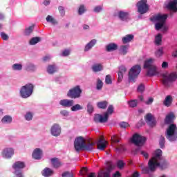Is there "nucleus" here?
<instances>
[{
	"mask_svg": "<svg viewBox=\"0 0 177 177\" xmlns=\"http://www.w3.org/2000/svg\"><path fill=\"white\" fill-rule=\"evenodd\" d=\"M23 68L21 64H15L12 65V70L20 71Z\"/></svg>",
	"mask_w": 177,
	"mask_h": 177,
	"instance_id": "obj_45",
	"label": "nucleus"
},
{
	"mask_svg": "<svg viewBox=\"0 0 177 177\" xmlns=\"http://www.w3.org/2000/svg\"><path fill=\"white\" fill-rule=\"evenodd\" d=\"M145 120H146V122H147L149 125H150V127H154V125H156V121L154 120V117L151 113L147 114Z\"/></svg>",
	"mask_w": 177,
	"mask_h": 177,
	"instance_id": "obj_19",
	"label": "nucleus"
},
{
	"mask_svg": "<svg viewBox=\"0 0 177 177\" xmlns=\"http://www.w3.org/2000/svg\"><path fill=\"white\" fill-rule=\"evenodd\" d=\"M132 39H133V35H127L122 38V42L123 44H128L131 42Z\"/></svg>",
	"mask_w": 177,
	"mask_h": 177,
	"instance_id": "obj_31",
	"label": "nucleus"
},
{
	"mask_svg": "<svg viewBox=\"0 0 177 177\" xmlns=\"http://www.w3.org/2000/svg\"><path fill=\"white\" fill-rule=\"evenodd\" d=\"M58 10L61 15V16H64L66 15V11L64 10V7L63 6H59Z\"/></svg>",
	"mask_w": 177,
	"mask_h": 177,
	"instance_id": "obj_54",
	"label": "nucleus"
},
{
	"mask_svg": "<svg viewBox=\"0 0 177 177\" xmlns=\"http://www.w3.org/2000/svg\"><path fill=\"white\" fill-rule=\"evenodd\" d=\"M153 102H154V99H153V97H149L148 100L145 102V104L150 105L153 103Z\"/></svg>",
	"mask_w": 177,
	"mask_h": 177,
	"instance_id": "obj_64",
	"label": "nucleus"
},
{
	"mask_svg": "<svg viewBox=\"0 0 177 177\" xmlns=\"http://www.w3.org/2000/svg\"><path fill=\"white\" fill-rule=\"evenodd\" d=\"M96 88L98 91H100L103 88V82L100 79H97V80Z\"/></svg>",
	"mask_w": 177,
	"mask_h": 177,
	"instance_id": "obj_47",
	"label": "nucleus"
},
{
	"mask_svg": "<svg viewBox=\"0 0 177 177\" xmlns=\"http://www.w3.org/2000/svg\"><path fill=\"white\" fill-rule=\"evenodd\" d=\"M154 63V59L150 58L147 59L144 64V68H147V74L148 77H153L157 75V66L153 65Z\"/></svg>",
	"mask_w": 177,
	"mask_h": 177,
	"instance_id": "obj_2",
	"label": "nucleus"
},
{
	"mask_svg": "<svg viewBox=\"0 0 177 177\" xmlns=\"http://www.w3.org/2000/svg\"><path fill=\"white\" fill-rule=\"evenodd\" d=\"M57 71V66L56 65H49L47 68V72L48 74H53V73H56Z\"/></svg>",
	"mask_w": 177,
	"mask_h": 177,
	"instance_id": "obj_32",
	"label": "nucleus"
},
{
	"mask_svg": "<svg viewBox=\"0 0 177 177\" xmlns=\"http://www.w3.org/2000/svg\"><path fill=\"white\" fill-rule=\"evenodd\" d=\"M162 84L165 86H169V82H174L177 80L176 72H172L168 74V72L162 75Z\"/></svg>",
	"mask_w": 177,
	"mask_h": 177,
	"instance_id": "obj_5",
	"label": "nucleus"
},
{
	"mask_svg": "<svg viewBox=\"0 0 177 177\" xmlns=\"http://www.w3.org/2000/svg\"><path fill=\"white\" fill-rule=\"evenodd\" d=\"M96 39H92L88 44H87L84 48V51L88 52L90 49H92L95 45H96Z\"/></svg>",
	"mask_w": 177,
	"mask_h": 177,
	"instance_id": "obj_24",
	"label": "nucleus"
},
{
	"mask_svg": "<svg viewBox=\"0 0 177 177\" xmlns=\"http://www.w3.org/2000/svg\"><path fill=\"white\" fill-rule=\"evenodd\" d=\"M24 167H26V165H24V162H16L13 165H12V168L15 169V175L17 177H23V174L21 173V169H23V168H24Z\"/></svg>",
	"mask_w": 177,
	"mask_h": 177,
	"instance_id": "obj_10",
	"label": "nucleus"
},
{
	"mask_svg": "<svg viewBox=\"0 0 177 177\" xmlns=\"http://www.w3.org/2000/svg\"><path fill=\"white\" fill-rule=\"evenodd\" d=\"M128 48H129L128 45L121 46L120 48V53L122 55H126L127 53H128Z\"/></svg>",
	"mask_w": 177,
	"mask_h": 177,
	"instance_id": "obj_38",
	"label": "nucleus"
},
{
	"mask_svg": "<svg viewBox=\"0 0 177 177\" xmlns=\"http://www.w3.org/2000/svg\"><path fill=\"white\" fill-rule=\"evenodd\" d=\"M155 28L158 31L161 30L162 32H167V31H168V26H167L165 24H162V23H156L155 24Z\"/></svg>",
	"mask_w": 177,
	"mask_h": 177,
	"instance_id": "obj_20",
	"label": "nucleus"
},
{
	"mask_svg": "<svg viewBox=\"0 0 177 177\" xmlns=\"http://www.w3.org/2000/svg\"><path fill=\"white\" fill-rule=\"evenodd\" d=\"M118 17L120 20H128V19H129V14L124 11H120L118 13Z\"/></svg>",
	"mask_w": 177,
	"mask_h": 177,
	"instance_id": "obj_25",
	"label": "nucleus"
},
{
	"mask_svg": "<svg viewBox=\"0 0 177 177\" xmlns=\"http://www.w3.org/2000/svg\"><path fill=\"white\" fill-rule=\"evenodd\" d=\"M163 104L166 106V107H169V106H171V104H172V96L171 95H167L164 102H163Z\"/></svg>",
	"mask_w": 177,
	"mask_h": 177,
	"instance_id": "obj_27",
	"label": "nucleus"
},
{
	"mask_svg": "<svg viewBox=\"0 0 177 177\" xmlns=\"http://www.w3.org/2000/svg\"><path fill=\"white\" fill-rule=\"evenodd\" d=\"M167 19H168L167 14H158L150 17V20L152 23H165Z\"/></svg>",
	"mask_w": 177,
	"mask_h": 177,
	"instance_id": "obj_11",
	"label": "nucleus"
},
{
	"mask_svg": "<svg viewBox=\"0 0 177 177\" xmlns=\"http://www.w3.org/2000/svg\"><path fill=\"white\" fill-rule=\"evenodd\" d=\"M81 93H82L81 86H76L68 91L67 97L71 99H78L81 97Z\"/></svg>",
	"mask_w": 177,
	"mask_h": 177,
	"instance_id": "obj_7",
	"label": "nucleus"
},
{
	"mask_svg": "<svg viewBox=\"0 0 177 177\" xmlns=\"http://www.w3.org/2000/svg\"><path fill=\"white\" fill-rule=\"evenodd\" d=\"M107 120H109V115H107V113H104V116L99 114H96L94 116L95 122H107Z\"/></svg>",
	"mask_w": 177,
	"mask_h": 177,
	"instance_id": "obj_14",
	"label": "nucleus"
},
{
	"mask_svg": "<svg viewBox=\"0 0 177 177\" xmlns=\"http://www.w3.org/2000/svg\"><path fill=\"white\" fill-rule=\"evenodd\" d=\"M83 109L84 107H82V106L80 105L79 104L73 105L71 106L72 111H78V110H82Z\"/></svg>",
	"mask_w": 177,
	"mask_h": 177,
	"instance_id": "obj_42",
	"label": "nucleus"
},
{
	"mask_svg": "<svg viewBox=\"0 0 177 177\" xmlns=\"http://www.w3.org/2000/svg\"><path fill=\"white\" fill-rule=\"evenodd\" d=\"M92 70L94 73H98V71H102L103 70V66L100 64H96L92 66Z\"/></svg>",
	"mask_w": 177,
	"mask_h": 177,
	"instance_id": "obj_30",
	"label": "nucleus"
},
{
	"mask_svg": "<svg viewBox=\"0 0 177 177\" xmlns=\"http://www.w3.org/2000/svg\"><path fill=\"white\" fill-rule=\"evenodd\" d=\"M159 145L161 149H164V147H165V138L162 136L160 137Z\"/></svg>",
	"mask_w": 177,
	"mask_h": 177,
	"instance_id": "obj_41",
	"label": "nucleus"
},
{
	"mask_svg": "<svg viewBox=\"0 0 177 177\" xmlns=\"http://www.w3.org/2000/svg\"><path fill=\"white\" fill-rule=\"evenodd\" d=\"M32 31H34V25L26 28L25 31H24V35H30V34H31V32H32Z\"/></svg>",
	"mask_w": 177,
	"mask_h": 177,
	"instance_id": "obj_40",
	"label": "nucleus"
},
{
	"mask_svg": "<svg viewBox=\"0 0 177 177\" xmlns=\"http://www.w3.org/2000/svg\"><path fill=\"white\" fill-rule=\"evenodd\" d=\"M145 142L146 138L139 135L138 133H135L131 138V142L136 145V146H143Z\"/></svg>",
	"mask_w": 177,
	"mask_h": 177,
	"instance_id": "obj_9",
	"label": "nucleus"
},
{
	"mask_svg": "<svg viewBox=\"0 0 177 177\" xmlns=\"http://www.w3.org/2000/svg\"><path fill=\"white\" fill-rule=\"evenodd\" d=\"M143 91H145V85L140 84V86H138V92H143Z\"/></svg>",
	"mask_w": 177,
	"mask_h": 177,
	"instance_id": "obj_63",
	"label": "nucleus"
},
{
	"mask_svg": "<svg viewBox=\"0 0 177 177\" xmlns=\"http://www.w3.org/2000/svg\"><path fill=\"white\" fill-rule=\"evenodd\" d=\"M87 111L90 113H93V106L92 105V103L88 102L87 104Z\"/></svg>",
	"mask_w": 177,
	"mask_h": 177,
	"instance_id": "obj_52",
	"label": "nucleus"
},
{
	"mask_svg": "<svg viewBox=\"0 0 177 177\" xmlns=\"http://www.w3.org/2000/svg\"><path fill=\"white\" fill-rule=\"evenodd\" d=\"M41 41V37H32L30 41H29V44L30 45H37V44H38V42Z\"/></svg>",
	"mask_w": 177,
	"mask_h": 177,
	"instance_id": "obj_35",
	"label": "nucleus"
},
{
	"mask_svg": "<svg viewBox=\"0 0 177 177\" xmlns=\"http://www.w3.org/2000/svg\"><path fill=\"white\" fill-rule=\"evenodd\" d=\"M174 114L173 113H169L167 115L165 119V124H171L172 122V120H174Z\"/></svg>",
	"mask_w": 177,
	"mask_h": 177,
	"instance_id": "obj_36",
	"label": "nucleus"
},
{
	"mask_svg": "<svg viewBox=\"0 0 177 177\" xmlns=\"http://www.w3.org/2000/svg\"><path fill=\"white\" fill-rule=\"evenodd\" d=\"M32 92H34V85L29 83L21 88L20 95L23 99H27L32 95Z\"/></svg>",
	"mask_w": 177,
	"mask_h": 177,
	"instance_id": "obj_4",
	"label": "nucleus"
},
{
	"mask_svg": "<svg viewBox=\"0 0 177 177\" xmlns=\"http://www.w3.org/2000/svg\"><path fill=\"white\" fill-rule=\"evenodd\" d=\"M114 112V106L113 105H109L107 109V111L105 113V114H107L109 116V114H113Z\"/></svg>",
	"mask_w": 177,
	"mask_h": 177,
	"instance_id": "obj_49",
	"label": "nucleus"
},
{
	"mask_svg": "<svg viewBox=\"0 0 177 177\" xmlns=\"http://www.w3.org/2000/svg\"><path fill=\"white\" fill-rule=\"evenodd\" d=\"M162 42V35H161V33H158L156 36H155V40H154L155 45L160 46Z\"/></svg>",
	"mask_w": 177,
	"mask_h": 177,
	"instance_id": "obj_26",
	"label": "nucleus"
},
{
	"mask_svg": "<svg viewBox=\"0 0 177 177\" xmlns=\"http://www.w3.org/2000/svg\"><path fill=\"white\" fill-rule=\"evenodd\" d=\"M162 55H164V48L162 47L158 48L155 53L156 57H161Z\"/></svg>",
	"mask_w": 177,
	"mask_h": 177,
	"instance_id": "obj_39",
	"label": "nucleus"
},
{
	"mask_svg": "<svg viewBox=\"0 0 177 177\" xmlns=\"http://www.w3.org/2000/svg\"><path fill=\"white\" fill-rule=\"evenodd\" d=\"M141 68L139 65L133 66L129 72V82H136V78L140 74Z\"/></svg>",
	"mask_w": 177,
	"mask_h": 177,
	"instance_id": "obj_6",
	"label": "nucleus"
},
{
	"mask_svg": "<svg viewBox=\"0 0 177 177\" xmlns=\"http://www.w3.org/2000/svg\"><path fill=\"white\" fill-rule=\"evenodd\" d=\"M74 146L76 151L82 150V149L85 147V139H84L82 137H78L75 140Z\"/></svg>",
	"mask_w": 177,
	"mask_h": 177,
	"instance_id": "obj_12",
	"label": "nucleus"
},
{
	"mask_svg": "<svg viewBox=\"0 0 177 177\" xmlns=\"http://www.w3.org/2000/svg\"><path fill=\"white\" fill-rule=\"evenodd\" d=\"M162 151L160 149H156L154 152V156L149 161V167L142 169V174H150L154 172L157 167H160L161 169L167 168V162L161 158Z\"/></svg>",
	"mask_w": 177,
	"mask_h": 177,
	"instance_id": "obj_1",
	"label": "nucleus"
},
{
	"mask_svg": "<svg viewBox=\"0 0 177 177\" xmlns=\"http://www.w3.org/2000/svg\"><path fill=\"white\" fill-rule=\"evenodd\" d=\"M25 119L26 120V121H31V120H32V113H26V114L25 115Z\"/></svg>",
	"mask_w": 177,
	"mask_h": 177,
	"instance_id": "obj_50",
	"label": "nucleus"
},
{
	"mask_svg": "<svg viewBox=\"0 0 177 177\" xmlns=\"http://www.w3.org/2000/svg\"><path fill=\"white\" fill-rule=\"evenodd\" d=\"M42 157V150L39 148H37L34 150L32 153V158H35V160H41V158Z\"/></svg>",
	"mask_w": 177,
	"mask_h": 177,
	"instance_id": "obj_21",
	"label": "nucleus"
},
{
	"mask_svg": "<svg viewBox=\"0 0 177 177\" xmlns=\"http://www.w3.org/2000/svg\"><path fill=\"white\" fill-rule=\"evenodd\" d=\"M15 154V151L12 148H6L2 151V156L4 158H10Z\"/></svg>",
	"mask_w": 177,
	"mask_h": 177,
	"instance_id": "obj_17",
	"label": "nucleus"
},
{
	"mask_svg": "<svg viewBox=\"0 0 177 177\" xmlns=\"http://www.w3.org/2000/svg\"><path fill=\"white\" fill-rule=\"evenodd\" d=\"M105 82L106 84H107L108 85L112 84V81H111V76L110 75H107L105 77Z\"/></svg>",
	"mask_w": 177,
	"mask_h": 177,
	"instance_id": "obj_53",
	"label": "nucleus"
},
{
	"mask_svg": "<svg viewBox=\"0 0 177 177\" xmlns=\"http://www.w3.org/2000/svg\"><path fill=\"white\" fill-rule=\"evenodd\" d=\"M50 161L53 168H60L63 165L60 160L57 158H53L50 159Z\"/></svg>",
	"mask_w": 177,
	"mask_h": 177,
	"instance_id": "obj_22",
	"label": "nucleus"
},
{
	"mask_svg": "<svg viewBox=\"0 0 177 177\" xmlns=\"http://www.w3.org/2000/svg\"><path fill=\"white\" fill-rule=\"evenodd\" d=\"M93 146H95V142H88L87 143L85 142L84 149L87 150L88 151H91V150H93Z\"/></svg>",
	"mask_w": 177,
	"mask_h": 177,
	"instance_id": "obj_28",
	"label": "nucleus"
},
{
	"mask_svg": "<svg viewBox=\"0 0 177 177\" xmlns=\"http://www.w3.org/2000/svg\"><path fill=\"white\" fill-rule=\"evenodd\" d=\"M98 177H110V172L101 171L98 173Z\"/></svg>",
	"mask_w": 177,
	"mask_h": 177,
	"instance_id": "obj_44",
	"label": "nucleus"
},
{
	"mask_svg": "<svg viewBox=\"0 0 177 177\" xmlns=\"http://www.w3.org/2000/svg\"><path fill=\"white\" fill-rule=\"evenodd\" d=\"M73 173L70 171H65L62 174V177H73Z\"/></svg>",
	"mask_w": 177,
	"mask_h": 177,
	"instance_id": "obj_57",
	"label": "nucleus"
},
{
	"mask_svg": "<svg viewBox=\"0 0 177 177\" xmlns=\"http://www.w3.org/2000/svg\"><path fill=\"white\" fill-rule=\"evenodd\" d=\"M97 147L99 150H104L107 147V141L101 137L97 142Z\"/></svg>",
	"mask_w": 177,
	"mask_h": 177,
	"instance_id": "obj_16",
	"label": "nucleus"
},
{
	"mask_svg": "<svg viewBox=\"0 0 177 177\" xmlns=\"http://www.w3.org/2000/svg\"><path fill=\"white\" fill-rule=\"evenodd\" d=\"M107 104H109V102H107V101H102L97 103V108L102 109H106Z\"/></svg>",
	"mask_w": 177,
	"mask_h": 177,
	"instance_id": "obj_33",
	"label": "nucleus"
},
{
	"mask_svg": "<svg viewBox=\"0 0 177 177\" xmlns=\"http://www.w3.org/2000/svg\"><path fill=\"white\" fill-rule=\"evenodd\" d=\"M51 134L53 136H59L62 133V127L57 124H55L51 127Z\"/></svg>",
	"mask_w": 177,
	"mask_h": 177,
	"instance_id": "obj_15",
	"label": "nucleus"
},
{
	"mask_svg": "<svg viewBox=\"0 0 177 177\" xmlns=\"http://www.w3.org/2000/svg\"><path fill=\"white\" fill-rule=\"evenodd\" d=\"M70 55V50H64L62 53L61 54V56H68Z\"/></svg>",
	"mask_w": 177,
	"mask_h": 177,
	"instance_id": "obj_61",
	"label": "nucleus"
},
{
	"mask_svg": "<svg viewBox=\"0 0 177 177\" xmlns=\"http://www.w3.org/2000/svg\"><path fill=\"white\" fill-rule=\"evenodd\" d=\"M85 12H86V6L84 4H81L78 8V15L81 16L84 15Z\"/></svg>",
	"mask_w": 177,
	"mask_h": 177,
	"instance_id": "obj_34",
	"label": "nucleus"
},
{
	"mask_svg": "<svg viewBox=\"0 0 177 177\" xmlns=\"http://www.w3.org/2000/svg\"><path fill=\"white\" fill-rule=\"evenodd\" d=\"M46 20L48 23H56V19L53 18V17L48 15L46 18Z\"/></svg>",
	"mask_w": 177,
	"mask_h": 177,
	"instance_id": "obj_51",
	"label": "nucleus"
},
{
	"mask_svg": "<svg viewBox=\"0 0 177 177\" xmlns=\"http://www.w3.org/2000/svg\"><path fill=\"white\" fill-rule=\"evenodd\" d=\"M1 122L3 124H10L12 122V117L9 115L4 116L1 120Z\"/></svg>",
	"mask_w": 177,
	"mask_h": 177,
	"instance_id": "obj_37",
	"label": "nucleus"
},
{
	"mask_svg": "<svg viewBox=\"0 0 177 177\" xmlns=\"http://www.w3.org/2000/svg\"><path fill=\"white\" fill-rule=\"evenodd\" d=\"M1 37L2 39H3V41H8V39H9V36H8V35H6L3 32H2L1 33Z\"/></svg>",
	"mask_w": 177,
	"mask_h": 177,
	"instance_id": "obj_58",
	"label": "nucleus"
},
{
	"mask_svg": "<svg viewBox=\"0 0 177 177\" xmlns=\"http://www.w3.org/2000/svg\"><path fill=\"white\" fill-rule=\"evenodd\" d=\"M137 8L138 13L145 15L149 11V6L147 5V0H141L137 3Z\"/></svg>",
	"mask_w": 177,
	"mask_h": 177,
	"instance_id": "obj_8",
	"label": "nucleus"
},
{
	"mask_svg": "<svg viewBox=\"0 0 177 177\" xmlns=\"http://www.w3.org/2000/svg\"><path fill=\"white\" fill-rule=\"evenodd\" d=\"M28 71H35L37 70V66L34 64H28L26 67Z\"/></svg>",
	"mask_w": 177,
	"mask_h": 177,
	"instance_id": "obj_43",
	"label": "nucleus"
},
{
	"mask_svg": "<svg viewBox=\"0 0 177 177\" xmlns=\"http://www.w3.org/2000/svg\"><path fill=\"white\" fill-rule=\"evenodd\" d=\"M176 5H177V0L165 2V6L167 9H168L169 10H171V12H177Z\"/></svg>",
	"mask_w": 177,
	"mask_h": 177,
	"instance_id": "obj_13",
	"label": "nucleus"
},
{
	"mask_svg": "<svg viewBox=\"0 0 177 177\" xmlns=\"http://www.w3.org/2000/svg\"><path fill=\"white\" fill-rule=\"evenodd\" d=\"M118 167L121 169L122 168H124L125 163L122 160H118Z\"/></svg>",
	"mask_w": 177,
	"mask_h": 177,
	"instance_id": "obj_55",
	"label": "nucleus"
},
{
	"mask_svg": "<svg viewBox=\"0 0 177 177\" xmlns=\"http://www.w3.org/2000/svg\"><path fill=\"white\" fill-rule=\"evenodd\" d=\"M118 81L119 82H121V80H122V78H124V73H122V72L118 71Z\"/></svg>",
	"mask_w": 177,
	"mask_h": 177,
	"instance_id": "obj_60",
	"label": "nucleus"
},
{
	"mask_svg": "<svg viewBox=\"0 0 177 177\" xmlns=\"http://www.w3.org/2000/svg\"><path fill=\"white\" fill-rule=\"evenodd\" d=\"M53 174H55V171H53L52 169L49 167H46L43 170L42 175L43 176H45V177H49V176H52Z\"/></svg>",
	"mask_w": 177,
	"mask_h": 177,
	"instance_id": "obj_23",
	"label": "nucleus"
},
{
	"mask_svg": "<svg viewBox=\"0 0 177 177\" xmlns=\"http://www.w3.org/2000/svg\"><path fill=\"white\" fill-rule=\"evenodd\" d=\"M128 103L130 107H136L138 106V100H132L131 101H129Z\"/></svg>",
	"mask_w": 177,
	"mask_h": 177,
	"instance_id": "obj_46",
	"label": "nucleus"
},
{
	"mask_svg": "<svg viewBox=\"0 0 177 177\" xmlns=\"http://www.w3.org/2000/svg\"><path fill=\"white\" fill-rule=\"evenodd\" d=\"M102 10H103V6H97L93 9V12H95V13H100Z\"/></svg>",
	"mask_w": 177,
	"mask_h": 177,
	"instance_id": "obj_48",
	"label": "nucleus"
},
{
	"mask_svg": "<svg viewBox=\"0 0 177 177\" xmlns=\"http://www.w3.org/2000/svg\"><path fill=\"white\" fill-rule=\"evenodd\" d=\"M59 104L62 107H72V106H74V100L68 99L62 100L59 101Z\"/></svg>",
	"mask_w": 177,
	"mask_h": 177,
	"instance_id": "obj_18",
	"label": "nucleus"
},
{
	"mask_svg": "<svg viewBox=\"0 0 177 177\" xmlns=\"http://www.w3.org/2000/svg\"><path fill=\"white\" fill-rule=\"evenodd\" d=\"M111 142L112 143H119L120 139H118V137H117L116 136H113L111 137Z\"/></svg>",
	"mask_w": 177,
	"mask_h": 177,
	"instance_id": "obj_56",
	"label": "nucleus"
},
{
	"mask_svg": "<svg viewBox=\"0 0 177 177\" xmlns=\"http://www.w3.org/2000/svg\"><path fill=\"white\" fill-rule=\"evenodd\" d=\"M117 48V44L114 43H111L106 46V50L107 52H113V50H115Z\"/></svg>",
	"mask_w": 177,
	"mask_h": 177,
	"instance_id": "obj_29",
	"label": "nucleus"
},
{
	"mask_svg": "<svg viewBox=\"0 0 177 177\" xmlns=\"http://www.w3.org/2000/svg\"><path fill=\"white\" fill-rule=\"evenodd\" d=\"M166 138L169 142L177 140V127L175 124H170L166 131Z\"/></svg>",
	"mask_w": 177,
	"mask_h": 177,
	"instance_id": "obj_3",
	"label": "nucleus"
},
{
	"mask_svg": "<svg viewBox=\"0 0 177 177\" xmlns=\"http://www.w3.org/2000/svg\"><path fill=\"white\" fill-rule=\"evenodd\" d=\"M60 114L64 115V117H68V112L66 110L61 111Z\"/></svg>",
	"mask_w": 177,
	"mask_h": 177,
	"instance_id": "obj_62",
	"label": "nucleus"
},
{
	"mask_svg": "<svg viewBox=\"0 0 177 177\" xmlns=\"http://www.w3.org/2000/svg\"><path fill=\"white\" fill-rule=\"evenodd\" d=\"M120 127L121 128H128V127H129V124L126 122H122L120 123Z\"/></svg>",
	"mask_w": 177,
	"mask_h": 177,
	"instance_id": "obj_59",
	"label": "nucleus"
}]
</instances>
